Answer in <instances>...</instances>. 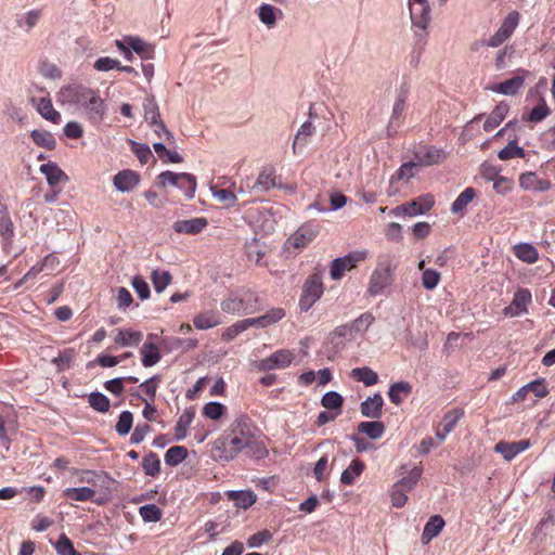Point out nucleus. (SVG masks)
<instances>
[{"mask_svg": "<svg viewBox=\"0 0 555 555\" xmlns=\"http://www.w3.org/2000/svg\"><path fill=\"white\" fill-rule=\"evenodd\" d=\"M257 431L247 415H240L223 431L220 438L214 443V451L222 461H232L244 450V446L253 438Z\"/></svg>", "mask_w": 555, "mask_h": 555, "instance_id": "nucleus-1", "label": "nucleus"}, {"mask_svg": "<svg viewBox=\"0 0 555 555\" xmlns=\"http://www.w3.org/2000/svg\"><path fill=\"white\" fill-rule=\"evenodd\" d=\"M59 101L63 104L79 105L83 107L88 118L92 122H101L105 115L104 101L98 92L80 86L70 85L63 87L59 92Z\"/></svg>", "mask_w": 555, "mask_h": 555, "instance_id": "nucleus-2", "label": "nucleus"}, {"mask_svg": "<svg viewBox=\"0 0 555 555\" xmlns=\"http://www.w3.org/2000/svg\"><path fill=\"white\" fill-rule=\"evenodd\" d=\"M367 253L365 250H354L344 257L334 259L331 262V278L333 280H339L346 271H350L356 268L358 263L365 260Z\"/></svg>", "mask_w": 555, "mask_h": 555, "instance_id": "nucleus-3", "label": "nucleus"}, {"mask_svg": "<svg viewBox=\"0 0 555 555\" xmlns=\"http://www.w3.org/2000/svg\"><path fill=\"white\" fill-rule=\"evenodd\" d=\"M393 281L392 269L389 263L382 264L371 275L367 292L371 296H377Z\"/></svg>", "mask_w": 555, "mask_h": 555, "instance_id": "nucleus-4", "label": "nucleus"}, {"mask_svg": "<svg viewBox=\"0 0 555 555\" xmlns=\"http://www.w3.org/2000/svg\"><path fill=\"white\" fill-rule=\"evenodd\" d=\"M322 294L323 284L320 276L317 274L310 276L304 285L302 295L299 301L301 310L307 311L310 309Z\"/></svg>", "mask_w": 555, "mask_h": 555, "instance_id": "nucleus-5", "label": "nucleus"}, {"mask_svg": "<svg viewBox=\"0 0 555 555\" xmlns=\"http://www.w3.org/2000/svg\"><path fill=\"white\" fill-rule=\"evenodd\" d=\"M293 359L294 354L289 350H278L270 357L261 360L260 369L263 371L284 369L292 363Z\"/></svg>", "mask_w": 555, "mask_h": 555, "instance_id": "nucleus-6", "label": "nucleus"}, {"mask_svg": "<svg viewBox=\"0 0 555 555\" xmlns=\"http://www.w3.org/2000/svg\"><path fill=\"white\" fill-rule=\"evenodd\" d=\"M140 182V176L132 170L119 171L113 179L114 186L121 193L132 191Z\"/></svg>", "mask_w": 555, "mask_h": 555, "instance_id": "nucleus-7", "label": "nucleus"}, {"mask_svg": "<svg viewBox=\"0 0 555 555\" xmlns=\"http://www.w3.org/2000/svg\"><path fill=\"white\" fill-rule=\"evenodd\" d=\"M395 93V103L390 117L391 125L400 119L404 111L405 102L410 93V85L408 83V81L402 80L399 87L396 89Z\"/></svg>", "mask_w": 555, "mask_h": 555, "instance_id": "nucleus-8", "label": "nucleus"}, {"mask_svg": "<svg viewBox=\"0 0 555 555\" xmlns=\"http://www.w3.org/2000/svg\"><path fill=\"white\" fill-rule=\"evenodd\" d=\"M207 224L206 218L197 217L188 220H178L173 223L172 228L177 233L195 235L201 233Z\"/></svg>", "mask_w": 555, "mask_h": 555, "instance_id": "nucleus-9", "label": "nucleus"}, {"mask_svg": "<svg viewBox=\"0 0 555 555\" xmlns=\"http://www.w3.org/2000/svg\"><path fill=\"white\" fill-rule=\"evenodd\" d=\"M435 204L433 195L426 194L405 203L406 216L415 217L429 211Z\"/></svg>", "mask_w": 555, "mask_h": 555, "instance_id": "nucleus-10", "label": "nucleus"}, {"mask_svg": "<svg viewBox=\"0 0 555 555\" xmlns=\"http://www.w3.org/2000/svg\"><path fill=\"white\" fill-rule=\"evenodd\" d=\"M530 447L529 440H519L515 442L501 441L495 444L494 451L502 454L504 460L512 461L517 454Z\"/></svg>", "mask_w": 555, "mask_h": 555, "instance_id": "nucleus-11", "label": "nucleus"}, {"mask_svg": "<svg viewBox=\"0 0 555 555\" xmlns=\"http://www.w3.org/2000/svg\"><path fill=\"white\" fill-rule=\"evenodd\" d=\"M384 400L379 392L367 397L360 405L361 414L367 418L377 420L383 413Z\"/></svg>", "mask_w": 555, "mask_h": 555, "instance_id": "nucleus-12", "label": "nucleus"}, {"mask_svg": "<svg viewBox=\"0 0 555 555\" xmlns=\"http://www.w3.org/2000/svg\"><path fill=\"white\" fill-rule=\"evenodd\" d=\"M531 301V294L528 289H519L512 304L504 309L505 315H519L527 311V306Z\"/></svg>", "mask_w": 555, "mask_h": 555, "instance_id": "nucleus-13", "label": "nucleus"}, {"mask_svg": "<svg viewBox=\"0 0 555 555\" xmlns=\"http://www.w3.org/2000/svg\"><path fill=\"white\" fill-rule=\"evenodd\" d=\"M530 391L533 392L537 398H544L548 393V390L544 384V379L541 378L530 382L519 388L513 396V400L515 402L522 401L525 400L526 396L530 393Z\"/></svg>", "mask_w": 555, "mask_h": 555, "instance_id": "nucleus-14", "label": "nucleus"}, {"mask_svg": "<svg viewBox=\"0 0 555 555\" xmlns=\"http://www.w3.org/2000/svg\"><path fill=\"white\" fill-rule=\"evenodd\" d=\"M276 177L272 170H263L259 173L257 180L254 182L253 185L247 184V189L249 192L256 193V194H262L267 193L269 190L276 186Z\"/></svg>", "mask_w": 555, "mask_h": 555, "instance_id": "nucleus-15", "label": "nucleus"}, {"mask_svg": "<svg viewBox=\"0 0 555 555\" xmlns=\"http://www.w3.org/2000/svg\"><path fill=\"white\" fill-rule=\"evenodd\" d=\"M39 170L46 176L47 181L51 186L68 181L67 175L53 162L41 165Z\"/></svg>", "mask_w": 555, "mask_h": 555, "instance_id": "nucleus-16", "label": "nucleus"}, {"mask_svg": "<svg viewBox=\"0 0 555 555\" xmlns=\"http://www.w3.org/2000/svg\"><path fill=\"white\" fill-rule=\"evenodd\" d=\"M524 83H525L524 76L517 75V76H514L513 78L507 79L503 82L493 85L489 89L494 92L501 93V94L515 95L524 87Z\"/></svg>", "mask_w": 555, "mask_h": 555, "instance_id": "nucleus-17", "label": "nucleus"}, {"mask_svg": "<svg viewBox=\"0 0 555 555\" xmlns=\"http://www.w3.org/2000/svg\"><path fill=\"white\" fill-rule=\"evenodd\" d=\"M245 454L255 460H261L268 456L269 451L262 439L255 433L253 438L244 446Z\"/></svg>", "mask_w": 555, "mask_h": 555, "instance_id": "nucleus-18", "label": "nucleus"}, {"mask_svg": "<svg viewBox=\"0 0 555 555\" xmlns=\"http://www.w3.org/2000/svg\"><path fill=\"white\" fill-rule=\"evenodd\" d=\"M410 16L414 26L425 30L430 22V5H410Z\"/></svg>", "mask_w": 555, "mask_h": 555, "instance_id": "nucleus-19", "label": "nucleus"}, {"mask_svg": "<svg viewBox=\"0 0 555 555\" xmlns=\"http://www.w3.org/2000/svg\"><path fill=\"white\" fill-rule=\"evenodd\" d=\"M443 527L444 520L440 515L431 516L424 527L421 537L422 543H429L434 538H436L440 533Z\"/></svg>", "mask_w": 555, "mask_h": 555, "instance_id": "nucleus-20", "label": "nucleus"}, {"mask_svg": "<svg viewBox=\"0 0 555 555\" xmlns=\"http://www.w3.org/2000/svg\"><path fill=\"white\" fill-rule=\"evenodd\" d=\"M415 159L420 166H431L441 163L444 159V153L435 146H428L425 152L415 153Z\"/></svg>", "mask_w": 555, "mask_h": 555, "instance_id": "nucleus-21", "label": "nucleus"}, {"mask_svg": "<svg viewBox=\"0 0 555 555\" xmlns=\"http://www.w3.org/2000/svg\"><path fill=\"white\" fill-rule=\"evenodd\" d=\"M508 111L509 105L506 102H500L486 119L483 124L485 131H492L496 128L504 120Z\"/></svg>", "mask_w": 555, "mask_h": 555, "instance_id": "nucleus-22", "label": "nucleus"}, {"mask_svg": "<svg viewBox=\"0 0 555 555\" xmlns=\"http://www.w3.org/2000/svg\"><path fill=\"white\" fill-rule=\"evenodd\" d=\"M195 416V411L193 408H188L180 415L176 427H175V439L177 441H181L186 437L188 428L192 424Z\"/></svg>", "mask_w": 555, "mask_h": 555, "instance_id": "nucleus-23", "label": "nucleus"}, {"mask_svg": "<svg viewBox=\"0 0 555 555\" xmlns=\"http://www.w3.org/2000/svg\"><path fill=\"white\" fill-rule=\"evenodd\" d=\"M314 131H315V128L313 127V125L309 120L305 121L300 126V128L298 129V131H297V133H296V135L294 138L293 145H292L293 153L295 155L297 154V147L306 146L307 143L309 142V139L314 133Z\"/></svg>", "mask_w": 555, "mask_h": 555, "instance_id": "nucleus-24", "label": "nucleus"}, {"mask_svg": "<svg viewBox=\"0 0 555 555\" xmlns=\"http://www.w3.org/2000/svg\"><path fill=\"white\" fill-rule=\"evenodd\" d=\"M140 353L142 356V364L145 367L155 365L162 358L158 347L150 341L143 344Z\"/></svg>", "mask_w": 555, "mask_h": 555, "instance_id": "nucleus-25", "label": "nucleus"}, {"mask_svg": "<svg viewBox=\"0 0 555 555\" xmlns=\"http://www.w3.org/2000/svg\"><path fill=\"white\" fill-rule=\"evenodd\" d=\"M350 377L358 382H362L365 386H373L378 383L377 373L369 366L352 369Z\"/></svg>", "mask_w": 555, "mask_h": 555, "instance_id": "nucleus-26", "label": "nucleus"}, {"mask_svg": "<svg viewBox=\"0 0 555 555\" xmlns=\"http://www.w3.org/2000/svg\"><path fill=\"white\" fill-rule=\"evenodd\" d=\"M385 430L386 428L384 423L379 421L361 422L358 425V431L365 434L372 440L379 439L384 435Z\"/></svg>", "mask_w": 555, "mask_h": 555, "instance_id": "nucleus-27", "label": "nucleus"}, {"mask_svg": "<svg viewBox=\"0 0 555 555\" xmlns=\"http://www.w3.org/2000/svg\"><path fill=\"white\" fill-rule=\"evenodd\" d=\"M240 300L243 304V314L255 313L262 309L261 298L255 292H245Z\"/></svg>", "mask_w": 555, "mask_h": 555, "instance_id": "nucleus-28", "label": "nucleus"}, {"mask_svg": "<svg viewBox=\"0 0 555 555\" xmlns=\"http://www.w3.org/2000/svg\"><path fill=\"white\" fill-rule=\"evenodd\" d=\"M128 43L129 48L139 54L143 59H152L154 54V49L151 44L145 42L139 37H128L125 39Z\"/></svg>", "mask_w": 555, "mask_h": 555, "instance_id": "nucleus-29", "label": "nucleus"}, {"mask_svg": "<svg viewBox=\"0 0 555 555\" xmlns=\"http://www.w3.org/2000/svg\"><path fill=\"white\" fill-rule=\"evenodd\" d=\"M364 463L360 460H353L351 464L340 475V482L346 486L353 483L354 479L359 477L364 470Z\"/></svg>", "mask_w": 555, "mask_h": 555, "instance_id": "nucleus-30", "label": "nucleus"}, {"mask_svg": "<svg viewBox=\"0 0 555 555\" xmlns=\"http://www.w3.org/2000/svg\"><path fill=\"white\" fill-rule=\"evenodd\" d=\"M515 256L527 263H534L539 258L537 248L528 243H521L514 247Z\"/></svg>", "mask_w": 555, "mask_h": 555, "instance_id": "nucleus-31", "label": "nucleus"}, {"mask_svg": "<svg viewBox=\"0 0 555 555\" xmlns=\"http://www.w3.org/2000/svg\"><path fill=\"white\" fill-rule=\"evenodd\" d=\"M14 234V225L9 217L5 205L0 204V235L7 242H11Z\"/></svg>", "mask_w": 555, "mask_h": 555, "instance_id": "nucleus-32", "label": "nucleus"}, {"mask_svg": "<svg viewBox=\"0 0 555 555\" xmlns=\"http://www.w3.org/2000/svg\"><path fill=\"white\" fill-rule=\"evenodd\" d=\"M317 232L309 227L299 228L291 237L292 244L296 248L306 247L314 237Z\"/></svg>", "mask_w": 555, "mask_h": 555, "instance_id": "nucleus-33", "label": "nucleus"}, {"mask_svg": "<svg viewBox=\"0 0 555 555\" xmlns=\"http://www.w3.org/2000/svg\"><path fill=\"white\" fill-rule=\"evenodd\" d=\"M282 14L281 10L271 4H262L258 9V17L268 28H272L276 24V14Z\"/></svg>", "mask_w": 555, "mask_h": 555, "instance_id": "nucleus-34", "label": "nucleus"}, {"mask_svg": "<svg viewBox=\"0 0 555 555\" xmlns=\"http://www.w3.org/2000/svg\"><path fill=\"white\" fill-rule=\"evenodd\" d=\"M418 167L420 165L417 162H408L402 164L396 173L391 176L390 183L401 180L408 182L416 175Z\"/></svg>", "mask_w": 555, "mask_h": 555, "instance_id": "nucleus-35", "label": "nucleus"}, {"mask_svg": "<svg viewBox=\"0 0 555 555\" xmlns=\"http://www.w3.org/2000/svg\"><path fill=\"white\" fill-rule=\"evenodd\" d=\"M37 109L44 119L50 120L54 124H59L61 121V114L53 108L50 99L41 98L39 100Z\"/></svg>", "mask_w": 555, "mask_h": 555, "instance_id": "nucleus-36", "label": "nucleus"}, {"mask_svg": "<svg viewBox=\"0 0 555 555\" xmlns=\"http://www.w3.org/2000/svg\"><path fill=\"white\" fill-rule=\"evenodd\" d=\"M411 391L412 386L408 382H398L389 387L388 397L392 403L400 404L402 402L401 395L406 397Z\"/></svg>", "mask_w": 555, "mask_h": 555, "instance_id": "nucleus-37", "label": "nucleus"}, {"mask_svg": "<svg viewBox=\"0 0 555 555\" xmlns=\"http://www.w3.org/2000/svg\"><path fill=\"white\" fill-rule=\"evenodd\" d=\"M30 137L38 146L44 147L49 151L54 150L56 145L53 134L49 131L35 129L31 131Z\"/></svg>", "mask_w": 555, "mask_h": 555, "instance_id": "nucleus-38", "label": "nucleus"}, {"mask_svg": "<svg viewBox=\"0 0 555 555\" xmlns=\"http://www.w3.org/2000/svg\"><path fill=\"white\" fill-rule=\"evenodd\" d=\"M16 433V425L12 421H5L0 416V446L7 451L10 449L11 436Z\"/></svg>", "mask_w": 555, "mask_h": 555, "instance_id": "nucleus-39", "label": "nucleus"}, {"mask_svg": "<svg viewBox=\"0 0 555 555\" xmlns=\"http://www.w3.org/2000/svg\"><path fill=\"white\" fill-rule=\"evenodd\" d=\"M476 192L473 188H466L452 203L451 211L453 214L463 212L467 205L474 199Z\"/></svg>", "mask_w": 555, "mask_h": 555, "instance_id": "nucleus-40", "label": "nucleus"}, {"mask_svg": "<svg viewBox=\"0 0 555 555\" xmlns=\"http://www.w3.org/2000/svg\"><path fill=\"white\" fill-rule=\"evenodd\" d=\"M229 496L234 501L235 506L241 508H248L256 502V494L251 491H231Z\"/></svg>", "mask_w": 555, "mask_h": 555, "instance_id": "nucleus-41", "label": "nucleus"}, {"mask_svg": "<svg viewBox=\"0 0 555 555\" xmlns=\"http://www.w3.org/2000/svg\"><path fill=\"white\" fill-rule=\"evenodd\" d=\"M142 333L139 331H119L115 343L122 347L138 346L142 340Z\"/></svg>", "mask_w": 555, "mask_h": 555, "instance_id": "nucleus-42", "label": "nucleus"}, {"mask_svg": "<svg viewBox=\"0 0 555 555\" xmlns=\"http://www.w3.org/2000/svg\"><path fill=\"white\" fill-rule=\"evenodd\" d=\"M95 491L89 487L67 488L64 490L66 499L85 502L91 500Z\"/></svg>", "mask_w": 555, "mask_h": 555, "instance_id": "nucleus-43", "label": "nucleus"}, {"mask_svg": "<svg viewBox=\"0 0 555 555\" xmlns=\"http://www.w3.org/2000/svg\"><path fill=\"white\" fill-rule=\"evenodd\" d=\"M525 155V150L517 145L516 137L509 140L508 144L505 147H503L498 154L501 160H507L514 157L524 158Z\"/></svg>", "mask_w": 555, "mask_h": 555, "instance_id": "nucleus-44", "label": "nucleus"}, {"mask_svg": "<svg viewBox=\"0 0 555 555\" xmlns=\"http://www.w3.org/2000/svg\"><path fill=\"white\" fill-rule=\"evenodd\" d=\"M151 280H152L154 289L157 293H162L171 283L172 275L170 274L169 271L156 269L152 272Z\"/></svg>", "mask_w": 555, "mask_h": 555, "instance_id": "nucleus-45", "label": "nucleus"}, {"mask_svg": "<svg viewBox=\"0 0 555 555\" xmlns=\"http://www.w3.org/2000/svg\"><path fill=\"white\" fill-rule=\"evenodd\" d=\"M188 456V449L182 446H175L167 450L165 454V462L169 466H177L183 462Z\"/></svg>", "mask_w": 555, "mask_h": 555, "instance_id": "nucleus-46", "label": "nucleus"}, {"mask_svg": "<svg viewBox=\"0 0 555 555\" xmlns=\"http://www.w3.org/2000/svg\"><path fill=\"white\" fill-rule=\"evenodd\" d=\"M464 411L462 409H454L446 413L440 422L441 428L446 433H451L459 421L463 417Z\"/></svg>", "mask_w": 555, "mask_h": 555, "instance_id": "nucleus-47", "label": "nucleus"}, {"mask_svg": "<svg viewBox=\"0 0 555 555\" xmlns=\"http://www.w3.org/2000/svg\"><path fill=\"white\" fill-rule=\"evenodd\" d=\"M142 467L145 475L154 477L160 472V461L154 452H150L143 457Z\"/></svg>", "mask_w": 555, "mask_h": 555, "instance_id": "nucleus-48", "label": "nucleus"}, {"mask_svg": "<svg viewBox=\"0 0 555 555\" xmlns=\"http://www.w3.org/2000/svg\"><path fill=\"white\" fill-rule=\"evenodd\" d=\"M343 403L344 398L337 391H327L323 395L321 399L322 406L328 410H337V412H341Z\"/></svg>", "mask_w": 555, "mask_h": 555, "instance_id": "nucleus-49", "label": "nucleus"}, {"mask_svg": "<svg viewBox=\"0 0 555 555\" xmlns=\"http://www.w3.org/2000/svg\"><path fill=\"white\" fill-rule=\"evenodd\" d=\"M89 404L98 412L106 413L111 408L109 399L102 392H91L88 398Z\"/></svg>", "mask_w": 555, "mask_h": 555, "instance_id": "nucleus-50", "label": "nucleus"}, {"mask_svg": "<svg viewBox=\"0 0 555 555\" xmlns=\"http://www.w3.org/2000/svg\"><path fill=\"white\" fill-rule=\"evenodd\" d=\"M212 196L220 203H223L228 208L235 206L237 202L236 195L229 189L211 188Z\"/></svg>", "mask_w": 555, "mask_h": 555, "instance_id": "nucleus-51", "label": "nucleus"}, {"mask_svg": "<svg viewBox=\"0 0 555 555\" xmlns=\"http://www.w3.org/2000/svg\"><path fill=\"white\" fill-rule=\"evenodd\" d=\"M190 180L189 173L182 172V173H176L172 171H164L158 176V185L162 188H165L167 184L177 186V184L180 182V180Z\"/></svg>", "mask_w": 555, "mask_h": 555, "instance_id": "nucleus-52", "label": "nucleus"}, {"mask_svg": "<svg viewBox=\"0 0 555 555\" xmlns=\"http://www.w3.org/2000/svg\"><path fill=\"white\" fill-rule=\"evenodd\" d=\"M140 516L146 522H156L162 519L163 513L155 504H146L140 507Z\"/></svg>", "mask_w": 555, "mask_h": 555, "instance_id": "nucleus-53", "label": "nucleus"}, {"mask_svg": "<svg viewBox=\"0 0 555 555\" xmlns=\"http://www.w3.org/2000/svg\"><path fill=\"white\" fill-rule=\"evenodd\" d=\"M144 119L150 125L160 120V113L158 105L154 99H145L144 101Z\"/></svg>", "mask_w": 555, "mask_h": 555, "instance_id": "nucleus-54", "label": "nucleus"}, {"mask_svg": "<svg viewBox=\"0 0 555 555\" xmlns=\"http://www.w3.org/2000/svg\"><path fill=\"white\" fill-rule=\"evenodd\" d=\"M54 546L60 555H81L74 548L73 542L68 539V537L65 533H62L60 535Z\"/></svg>", "mask_w": 555, "mask_h": 555, "instance_id": "nucleus-55", "label": "nucleus"}, {"mask_svg": "<svg viewBox=\"0 0 555 555\" xmlns=\"http://www.w3.org/2000/svg\"><path fill=\"white\" fill-rule=\"evenodd\" d=\"M225 412V406L216 401H211L205 404L203 414L214 421L219 420Z\"/></svg>", "mask_w": 555, "mask_h": 555, "instance_id": "nucleus-56", "label": "nucleus"}, {"mask_svg": "<svg viewBox=\"0 0 555 555\" xmlns=\"http://www.w3.org/2000/svg\"><path fill=\"white\" fill-rule=\"evenodd\" d=\"M219 324L215 314L202 313L194 318V325L198 330H208Z\"/></svg>", "mask_w": 555, "mask_h": 555, "instance_id": "nucleus-57", "label": "nucleus"}, {"mask_svg": "<svg viewBox=\"0 0 555 555\" xmlns=\"http://www.w3.org/2000/svg\"><path fill=\"white\" fill-rule=\"evenodd\" d=\"M133 416L132 413L129 411H124L119 415V420L115 426L116 431L121 435L126 436L129 434L131 427H132Z\"/></svg>", "mask_w": 555, "mask_h": 555, "instance_id": "nucleus-58", "label": "nucleus"}, {"mask_svg": "<svg viewBox=\"0 0 555 555\" xmlns=\"http://www.w3.org/2000/svg\"><path fill=\"white\" fill-rule=\"evenodd\" d=\"M132 152L137 155L141 164H147L151 159L155 160L154 155L146 144L137 143L134 141L131 142Z\"/></svg>", "mask_w": 555, "mask_h": 555, "instance_id": "nucleus-59", "label": "nucleus"}, {"mask_svg": "<svg viewBox=\"0 0 555 555\" xmlns=\"http://www.w3.org/2000/svg\"><path fill=\"white\" fill-rule=\"evenodd\" d=\"M285 317V311L282 308H272L267 313L260 317L262 327H268L282 320Z\"/></svg>", "mask_w": 555, "mask_h": 555, "instance_id": "nucleus-60", "label": "nucleus"}, {"mask_svg": "<svg viewBox=\"0 0 555 555\" xmlns=\"http://www.w3.org/2000/svg\"><path fill=\"white\" fill-rule=\"evenodd\" d=\"M550 114V108L544 101L541 104L534 106L527 115L526 119L531 122L542 121Z\"/></svg>", "mask_w": 555, "mask_h": 555, "instance_id": "nucleus-61", "label": "nucleus"}, {"mask_svg": "<svg viewBox=\"0 0 555 555\" xmlns=\"http://www.w3.org/2000/svg\"><path fill=\"white\" fill-rule=\"evenodd\" d=\"M220 306H221L222 311H224L227 313L243 314V304H242V300H240V298L231 297V298L224 299V300H222Z\"/></svg>", "mask_w": 555, "mask_h": 555, "instance_id": "nucleus-62", "label": "nucleus"}, {"mask_svg": "<svg viewBox=\"0 0 555 555\" xmlns=\"http://www.w3.org/2000/svg\"><path fill=\"white\" fill-rule=\"evenodd\" d=\"M440 281V273L433 269H426L422 275V285L426 289H434Z\"/></svg>", "mask_w": 555, "mask_h": 555, "instance_id": "nucleus-63", "label": "nucleus"}, {"mask_svg": "<svg viewBox=\"0 0 555 555\" xmlns=\"http://www.w3.org/2000/svg\"><path fill=\"white\" fill-rule=\"evenodd\" d=\"M132 287L137 292L141 300H145L150 297L151 291L147 282L140 275H135L132 279Z\"/></svg>", "mask_w": 555, "mask_h": 555, "instance_id": "nucleus-64", "label": "nucleus"}]
</instances>
